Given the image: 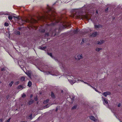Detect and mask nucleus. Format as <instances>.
I'll use <instances>...</instances> for the list:
<instances>
[{
    "label": "nucleus",
    "mask_w": 122,
    "mask_h": 122,
    "mask_svg": "<svg viewBox=\"0 0 122 122\" xmlns=\"http://www.w3.org/2000/svg\"><path fill=\"white\" fill-rule=\"evenodd\" d=\"M55 9L53 7H51L49 5H47V13L48 15H46L42 16H40L38 18V20H44L46 19L49 20L51 21V23L48 24V25L52 26L54 25L55 20H56L55 17Z\"/></svg>",
    "instance_id": "nucleus-1"
},
{
    "label": "nucleus",
    "mask_w": 122,
    "mask_h": 122,
    "mask_svg": "<svg viewBox=\"0 0 122 122\" xmlns=\"http://www.w3.org/2000/svg\"><path fill=\"white\" fill-rule=\"evenodd\" d=\"M61 18H57L56 20H55L54 25L59 23L60 25V27L59 28L60 29H61V27L62 28H66L68 26H70L68 25H67L66 23L63 22L62 20L61 21Z\"/></svg>",
    "instance_id": "nucleus-2"
},
{
    "label": "nucleus",
    "mask_w": 122,
    "mask_h": 122,
    "mask_svg": "<svg viewBox=\"0 0 122 122\" xmlns=\"http://www.w3.org/2000/svg\"><path fill=\"white\" fill-rule=\"evenodd\" d=\"M72 17H76L77 18H85L88 20L89 18L88 16L87 15H81L79 13L78 11L76 10L74 11L72 14Z\"/></svg>",
    "instance_id": "nucleus-3"
},
{
    "label": "nucleus",
    "mask_w": 122,
    "mask_h": 122,
    "mask_svg": "<svg viewBox=\"0 0 122 122\" xmlns=\"http://www.w3.org/2000/svg\"><path fill=\"white\" fill-rule=\"evenodd\" d=\"M15 19H16L17 20H19L20 21H21V25H23L24 24H25V23L26 22H30V21L28 20H23L22 19L19 18L18 17H16L15 16H13Z\"/></svg>",
    "instance_id": "nucleus-4"
},
{
    "label": "nucleus",
    "mask_w": 122,
    "mask_h": 122,
    "mask_svg": "<svg viewBox=\"0 0 122 122\" xmlns=\"http://www.w3.org/2000/svg\"><path fill=\"white\" fill-rule=\"evenodd\" d=\"M48 73L52 75H55L57 76L59 74L58 72L56 71H54V69L52 68L51 70H50Z\"/></svg>",
    "instance_id": "nucleus-5"
},
{
    "label": "nucleus",
    "mask_w": 122,
    "mask_h": 122,
    "mask_svg": "<svg viewBox=\"0 0 122 122\" xmlns=\"http://www.w3.org/2000/svg\"><path fill=\"white\" fill-rule=\"evenodd\" d=\"M40 67H41L42 69V70H40V71H42L45 72L47 70V68L48 66H42L41 65L40 66Z\"/></svg>",
    "instance_id": "nucleus-6"
},
{
    "label": "nucleus",
    "mask_w": 122,
    "mask_h": 122,
    "mask_svg": "<svg viewBox=\"0 0 122 122\" xmlns=\"http://www.w3.org/2000/svg\"><path fill=\"white\" fill-rule=\"evenodd\" d=\"M102 98L103 102V103L104 105L107 104L108 103V102L106 99L104 98L103 97H102Z\"/></svg>",
    "instance_id": "nucleus-7"
},
{
    "label": "nucleus",
    "mask_w": 122,
    "mask_h": 122,
    "mask_svg": "<svg viewBox=\"0 0 122 122\" xmlns=\"http://www.w3.org/2000/svg\"><path fill=\"white\" fill-rule=\"evenodd\" d=\"M90 119L95 122H96L97 121V120L93 116H89Z\"/></svg>",
    "instance_id": "nucleus-8"
},
{
    "label": "nucleus",
    "mask_w": 122,
    "mask_h": 122,
    "mask_svg": "<svg viewBox=\"0 0 122 122\" xmlns=\"http://www.w3.org/2000/svg\"><path fill=\"white\" fill-rule=\"evenodd\" d=\"M94 26L95 28L96 29L101 28L102 27V25L100 24L95 25Z\"/></svg>",
    "instance_id": "nucleus-9"
},
{
    "label": "nucleus",
    "mask_w": 122,
    "mask_h": 122,
    "mask_svg": "<svg viewBox=\"0 0 122 122\" xmlns=\"http://www.w3.org/2000/svg\"><path fill=\"white\" fill-rule=\"evenodd\" d=\"M111 94V93L110 92H106L103 93L102 94L104 95L105 97H106L107 95H110Z\"/></svg>",
    "instance_id": "nucleus-10"
},
{
    "label": "nucleus",
    "mask_w": 122,
    "mask_h": 122,
    "mask_svg": "<svg viewBox=\"0 0 122 122\" xmlns=\"http://www.w3.org/2000/svg\"><path fill=\"white\" fill-rule=\"evenodd\" d=\"M69 81V82L71 83L72 84H73L74 83L76 82H77V81L76 80H73V79H68Z\"/></svg>",
    "instance_id": "nucleus-11"
},
{
    "label": "nucleus",
    "mask_w": 122,
    "mask_h": 122,
    "mask_svg": "<svg viewBox=\"0 0 122 122\" xmlns=\"http://www.w3.org/2000/svg\"><path fill=\"white\" fill-rule=\"evenodd\" d=\"M98 34L97 32H96L93 33L91 35V36L92 37H96Z\"/></svg>",
    "instance_id": "nucleus-12"
},
{
    "label": "nucleus",
    "mask_w": 122,
    "mask_h": 122,
    "mask_svg": "<svg viewBox=\"0 0 122 122\" xmlns=\"http://www.w3.org/2000/svg\"><path fill=\"white\" fill-rule=\"evenodd\" d=\"M105 41L104 40H101L100 41H98L97 42V44L98 45H101L103 44L104 42Z\"/></svg>",
    "instance_id": "nucleus-13"
},
{
    "label": "nucleus",
    "mask_w": 122,
    "mask_h": 122,
    "mask_svg": "<svg viewBox=\"0 0 122 122\" xmlns=\"http://www.w3.org/2000/svg\"><path fill=\"white\" fill-rule=\"evenodd\" d=\"M82 57V55L81 54L80 55H79L77 56L76 57V59L79 60L81 59Z\"/></svg>",
    "instance_id": "nucleus-14"
},
{
    "label": "nucleus",
    "mask_w": 122,
    "mask_h": 122,
    "mask_svg": "<svg viewBox=\"0 0 122 122\" xmlns=\"http://www.w3.org/2000/svg\"><path fill=\"white\" fill-rule=\"evenodd\" d=\"M46 48V46H40L39 47V48L40 49H41L42 50H44Z\"/></svg>",
    "instance_id": "nucleus-15"
},
{
    "label": "nucleus",
    "mask_w": 122,
    "mask_h": 122,
    "mask_svg": "<svg viewBox=\"0 0 122 122\" xmlns=\"http://www.w3.org/2000/svg\"><path fill=\"white\" fill-rule=\"evenodd\" d=\"M26 118L27 119H30V120H31L32 119V114H31L28 116H27L26 117Z\"/></svg>",
    "instance_id": "nucleus-16"
},
{
    "label": "nucleus",
    "mask_w": 122,
    "mask_h": 122,
    "mask_svg": "<svg viewBox=\"0 0 122 122\" xmlns=\"http://www.w3.org/2000/svg\"><path fill=\"white\" fill-rule=\"evenodd\" d=\"M102 48L97 47L96 48L95 50L96 51L98 52L99 51H100L102 50Z\"/></svg>",
    "instance_id": "nucleus-17"
},
{
    "label": "nucleus",
    "mask_w": 122,
    "mask_h": 122,
    "mask_svg": "<svg viewBox=\"0 0 122 122\" xmlns=\"http://www.w3.org/2000/svg\"><path fill=\"white\" fill-rule=\"evenodd\" d=\"M24 87H23L21 85H20L18 86L17 88L18 89H20V90H21Z\"/></svg>",
    "instance_id": "nucleus-18"
},
{
    "label": "nucleus",
    "mask_w": 122,
    "mask_h": 122,
    "mask_svg": "<svg viewBox=\"0 0 122 122\" xmlns=\"http://www.w3.org/2000/svg\"><path fill=\"white\" fill-rule=\"evenodd\" d=\"M33 101L31 99L30 100L29 102L28 103V104L29 105H30L33 102Z\"/></svg>",
    "instance_id": "nucleus-19"
},
{
    "label": "nucleus",
    "mask_w": 122,
    "mask_h": 122,
    "mask_svg": "<svg viewBox=\"0 0 122 122\" xmlns=\"http://www.w3.org/2000/svg\"><path fill=\"white\" fill-rule=\"evenodd\" d=\"M60 66L61 68H64V69H65V67L64 66V65H63L62 64H61L60 65Z\"/></svg>",
    "instance_id": "nucleus-20"
},
{
    "label": "nucleus",
    "mask_w": 122,
    "mask_h": 122,
    "mask_svg": "<svg viewBox=\"0 0 122 122\" xmlns=\"http://www.w3.org/2000/svg\"><path fill=\"white\" fill-rule=\"evenodd\" d=\"M31 85L32 83L30 81H29L28 83V86L30 87L31 86Z\"/></svg>",
    "instance_id": "nucleus-21"
},
{
    "label": "nucleus",
    "mask_w": 122,
    "mask_h": 122,
    "mask_svg": "<svg viewBox=\"0 0 122 122\" xmlns=\"http://www.w3.org/2000/svg\"><path fill=\"white\" fill-rule=\"evenodd\" d=\"M8 18L10 20H11L12 19V17L11 16L9 15L8 16Z\"/></svg>",
    "instance_id": "nucleus-22"
},
{
    "label": "nucleus",
    "mask_w": 122,
    "mask_h": 122,
    "mask_svg": "<svg viewBox=\"0 0 122 122\" xmlns=\"http://www.w3.org/2000/svg\"><path fill=\"white\" fill-rule=\"evenodd\" d=\"M78 29H77L76 30H75L73 31V32L75 33H78Z\"/></svg>",
    "instance_id": "nucleus-23"
},
{
    "label": "nucleus",
    "mask_w": 122,
    "mask_h": 122,
    "mask_svg": "<svg viewBox=\"0 0 122 122\" xmlns=\"http://www.w3.org/2000/svg\"><path fill=\"white\" fill-rule=\"evenodd\" d=\"M48 54L49 55H50L52 58H54V57H53L52 56V54L51 53H48Z\"/></svg>",
    "instance_id": "nucleus-24"
},
{
    "label": "nucleus",
    "mask_w": 122,
    "mask_h": 122,
    "mask_svg": "<svg viewBox=\"0 0 122 122\" xmlns=\"http://www.w3.org/2000/svg\"><path fill=\"white\" fill-rule=\"evenodd\" d=\"M13 81H11V82H10V83L9 84V86H10L11 87V86H12V84H13Z\"/></svg>",
    "instance_id": "nucleus-25"
},
{
    "label": "nucleus",
    "mask_w": 122,
    "mask_h": 122,
    "mask_svg": "<svg viewBox=\"0 0 122 122\" xmlns=\"http://www.w3.org/2000/svg\"><path fill=\"white\" fill-rule=\"evenodd\" d=\"M70 97L71 98V100H74V99L75 97L74 96H70Z\"/></svg>",
    "instance_id": "nucleus-26"
},
{
    "label": "nucleus",
    "mask_w": 122,
    "mask_h": 122,
    "mask_svg": "<svg viewBox=\"0 0 122 122\" xmlns=\"http://www.w3.org/2000/svg\"><path fill=\"white\" fill-rule=\"evenodd\" d=\"M51 96L53 98H54L55 97L54 94V93L52 92H51Z\"/></svg>",
    "instance_id": "nucleus-27"
},
{
    "label": "nucleus",
    "mask_w": 122,
    "mask_h": 122,
    "mask_svg": "<svg viewBox=\"0 0 122 122\" xmlns=\"http://www.w3.org/2000/svg\"><path fill=\"white\" fill-rule=\"evenodd\" d=\"M25 79V77L24 76L22 77L21 78V80L22 81H23Z\"/></svg>",
    "instance_id": "nucleus-28"
},
{
    "label": "nucleus",
    "mask_w": 122,
    "mask_h": 122,
    "mask_svg": "<svg viewBox=\"0 0 122 122\" xmlns=\"http://www.w3.org/2000/svg\"><path fill=\"white\" fill-rule=\"evenodd\" d=\"M16 33L18 35H20V32L19 31H17L16 32Z\"/></svg>",
    "instance_id": "nucleus-29"
},
{
    "label": "nucleus",
    "mask_w": 122,
    "mask_h": 122,
    "mask_svg": "<svg viewBox=\"0 0 122 122\" xmlns=\"http://www.w3.org/2000/svg\"><path fill=\"white\" fill-rule=\"evenodd\" d=\"M49 101V100L48 99L46 100V101H45L44 102V103H45L46 102L47 103Z\"/></svg>",
    "instance_id": "nucleus-30"
},
{
    "label": "nucleus",
    "mask_w": 122,
    "mask_h": 122,
    "mask_svg": "<svg viewBox=\"0 0 122 122\" xmlns=\"http://www.w3.org/2000/svg\"><path fill=\"white\" fill-rule=\"evenodd\" d=\"M5 26H8V23H5Z\"/></svg>",
    "instance_id": "nucleus-31"
},
{
    "label": "nucleus",
    "mask_w": 122,
    "mask_h": 122,
    "mask_svg": "<svg viewBox=\"0 0 122 122\" xmlns=\"http://www.w3.org/2000/svg\"><path fill=\"white\" fill-rule=\"evenodd\" d=\"M26 96V95L24 93H23V94L22 95V97H25Z\"/></svg>",
    "instance_id": "nucleus-32"
},
{
    "label": "nucleus",
    "mask_w": 122,
    "mask_h": 122,
    "mask_svg": "<svg viewBox=\"0 0 122 122\" xmlns=\"http://www.w3.org/2000/svg\"><path fill=\"white\" fill-rule=\"evenodd\" d=\"M76 106H74L72 108V109H76Z\"/></svg>",
    "instance_id": "nucleus-33"
},
{
    "label": "nucleus",
    "mask_w": 122,
    "mask_h": 122,
    "mask_svg": "<svg viewBox=\"0 0 122 122\" xmlns=\"http://www.w3.org/2000/svg\"><path fill=\"white\" fill-rule=\"evenodd\" d=\"M27 74V75L29 76H30V73L29 72H28Z\"/></svg>",
    "instance_id": "nucleus-34"
},
{
    "label": "nucleus",
    "mask_w": 122,
    "mask_h": 122,
    "mask_svg": "<svg viewBox=\"0 0 122 122\" xmlns=\"http://www.w3.org/2000/svg\"><path fill=\"white\" fill-rule=\"evenodd\" d=\"M11 118H10L6 122H10Z\"/></svg>",
    "instance_id": "nucleus-35"
},
{
    "label": "nucleus",
    "mask_w": 122,
    "mask_h": 122,
    "mask_svg": "<svg viewBox=\"0 0 122 122\" xmlns=\"http://www.w3.org/2000/svg\"><path fill=\"white\" fill-rule=\"evenodd\" d=\"M84 42V41L83 39L82 40V42H81V44H82Z\"/></svg>",
    "instance_id": "nucleus-36"
},
{
    "label": "nucleus",
    "mask_w": 122,
    "mask_h": 122,
    "mask_svg": "<svg viewBox=\"0 0 122 122\" xmlns=\"http://www.w3.org/2000/svg\"><path fill=\"white\" fill-rule=\"evenodd\" d=\"M9 97V95H8L6 96V99H8Z\"/></svg>",
    "instance_id": "nucleus-37"
},
{
    "label": "nucleus",
    "mask_w": 122,
    "mask_h": 122,
    "mask_svg": "<svg viewBox=\"0 0 122 122\" xmlns=\"http://www.w3.org/2000/svg\"><path fill=\"white\" fill-rule=\"evenodd\" d=\"M37 97L36 96L35 98V101H36L37 100Z\"/></svg>",
    "instance_id": "nucleus-38"
},
{
    "label": "nucleus",
    "mask_w": 122,
    "mask_h": 122,
    "mask_svg": "<svg viewBox=\"0 0 122 122\" xmlns=\"http://www.w3.org/2000/svg\"><path fill=\"white\" fill-rule=\"evenodd\" d=\"M120 105H121V104H120V103H119L118 104V105H117V106L118 107H119L120 106Z\"/></svg>",
    "instance_id": "nucleus-39"
},
{
    "label": "nucleus",
    "mask_w": 122,
    "mask_h": 122,
    "mask_svg": "<svg viewBox=\"0 0 122 122\" xmlns=\"http://www.w3.org/2000/svg\"><path fill=\"white\" fill-rule=\"evenodd\" d=\"M108 9L107 8L106 9H105V11H106V12H107L108 11Z\"/></svg>",
    "instance_id": "nucleus-40"
},
{
    "label": "nucleus",
    "mask_w": 122,
    "mask_h": 122,
    "mask_svg": "<svg viewBox=\"0 0 122 122\" xmlns=\"http://www.w3.org/2000/svg\"><path fill=\"white\" fill-rule=\"evenodd\" d=\"M45 31V30H44V29H43V30L42 31H41L42 32H44Z\"/></svg>",
    "instance_id": "nucleus-41"
},
{
    "label": "nucleus",
    "mask_w": 122,
    "mask_h": 122,
    "mask_svg": "<svg viewBox=\"0 0 122 122\" xmlns=\"http://www.w3.org/2000/svg\"><path fill=\"white\" fill-rule=\"evenodd\" d=\"M19 81H17L15 83L16 84H18L19 83Z\"/></svg>",
    "instance_id": "nucleus-42"
},
{
    "label": "nucleus",
    "mask_w": 122,
    "mask_h": 122,
    "mask_svg": "<svg viewBox=\"0 0 122 122\" xmlns=\"http://www.w3.org/2000/svg\"><path fill=\"white\" fill-rule=\"evenodd\" d=\"M4 70V68H2L1 69V70L2 71H3Z\"/></svg>",
    "instance_id": "nucleus-43"
},
{
    "label": "nucleus",
    "mask_w": 122,
    "mask_h": 122,
    "mask_svg": "<svg viewBox=\"0 0 122 122\" xmlns=\"http://www.w3.org/2000/svg\"><path fill=\"white\" fill-rule=\"evenodd\" d=\"M34 20V22H37V21L36 20Z\"/></svg>",
    "instance_id": "nucleus-44"
},
{
    "label": "nucleus",
    "mask_w": 122,
    "mask_h": 122,
    "mask_svg": "<svg viewBox=\"0 0 122 122\" xmlns=\"http://www.w3.org/2000/svg\"><path fill=\"white\" fill-rule=\"evenodd\" d=\"M46 35H47V36H48L49 35V33H46Z\"/></svg>",
    "instance_id": "nucleus-45"
},
{
    "label": "nucleus",
    "mask_w": 122,
    "mask_h": 122,
    "mask_svg": "<svg viewBox=\"0 0 122 122\" xmlns=\"http://www.w3.org/2000/svg\"><path fill=\"white\" fill-rule=\"evenodd\" d=\"M54 33H55V34H54V35H56V33H55V31H54ZM54 32H53V33Z\"/></svg>",
    "instance_id": "nucleus-46"
},
{
    "label": "nucleus",
    "mask_w": 122,
    "mask_h": 122,
    "mask_svg": "<svg viewBox=\"0 0 122 122\" xmlns=\"http://www.w3.org/2000/svg\"><path fill=\"white\" fill-rule=\"evenodd\" d=\"M3 14H4V15H8V14H7V13H3Z\"/></svg>",
    "instance_id": "nucleus-47"
},
{
    "label": "nucleus",
    "mask_w": 122,
    "mask_h": 122,
    "mask_svg": "<svg viewBox=\"0 0 122 122\" xmlns=\"http://www.w3.org/2000/svg\"><path fill=\"white\" fill-rule=\"evenodd\" d=\"M2 120L1 119H0V122H2Z\"/></svg>",
    "instance_id": "nucleus-48"
},
{
    "label": "nucleus",
    "mask_w": 122,
    "mask_h": 122,
    "mask_svg": "<svg viewBox=\"0 0 122 122\" xmlns=\"http://www.w3.org/2000/svg\"><path fill=\"white\" fill-rule=\"evenodd\" d=\"M20 122H27V121H21Z\"/></svg>",
    "instance_id": "nucleus-49"
},
{
    "label": "nucleus",
    "mask_w": 122,
    "mask_h": 122,
    "mask_svg": "<svg viewBox=\"0 0 122 122\" xmlns=\"http://www.w3.org/2000/svg\"><path fill=\"white\" fill-rule=\"evenodd\" d=\"M21 28H19V30H21Z\"/></svg>",
    "instance_id": "nucleus-50"
},
{
    "label": "nucleus",
    "mask_w": 122,
    "mask_h": 122,
    "mask_svg": "<svg viewBox=\"0 0 122 122\" xmlns=\"http://www.w3.org/2000/svg\"><path fill=\"white\" fill-rule=\"evenodd\" d=\"M83 82L84 83H86V84H88V83L86 82H84L83 81Z\"/></svg>",
    "instance_id": "nucleus-51"
},
{
    "label": "nucleus",
    "mask_w": 122,
    "mask_h": 122,
    "mask_svg": "<svg viewBox=\"0 0 122 122\" xmlns=\"http://www.w3.org/2000/svg\"><path fill=\"white\" fill-rule=\"evenodd\" d=\"M96 13H97V11H96Z\"/></svg>",
    "instance_id": "nucleus-52"
},
{
    "label": "nucleus",
    "mask_w": 122,
    "mask_h": 122,
    "mask_svg": "<svg viewBox=\"0 0 122 122\" xmlns=\"http://www.w3.org/2000/svg\"><path fill=\"white\" fill-rule=\"evenodd\" d=\"M57 109H56V111H57Z\"/></svg>",
    "instance_id": "nucleus-53"
},
{
    "label": "nucleus",
    "mask_w": 122,
    "mask_h": 122,
    "mask_svg": "<svg viewBox=\"0 0 122 122\" xmlns=\"http://www.w3.org/2000/svg\"><path fill=\"white\" fill-rule=\"evenodd\" d=\"M113 18V19H114V18Z\"/></svg>",
    "instance_id": "nucleus-54"
},
{
    "label": "nucleus",
    "mask_w": 122,
    "mask_h": 122,
    "mask_svg": "<svg viewBox=\"0 0 122 122\" xmlns=\"http://www.w3.org/2000/svg\"><path fill=\"white\" fill-rule=\"evenodd\" d=\"M95 90L96 91H97V90H96L95 89Z\"/></svg>",
    "instance_id": "nucleus-55"
},
{
    "label": "nucleus",
    "mask_w": 122,
    "mask_h": 122,
    "mask_svg": "<svg viewBox=\"0 0 122 122\" xmlns=\"http://www.w3.org/2000/svg\"><path fill=\"white\" fill-rule=\"evenodd\" d=\"M51 35H53V34H51Z\"/></svg>",
    "instance_id": "nucleus-56"
},
{
    "label": "nucleus",
    "mask_w": 122,
    "mask_h": 122,
    "mask_svg": "<svg viewBox=\"0 0 122 122\" xmlns=\"http://www.w3.org/2000/svg\"><path fill=\"white\" fill-rule=\"evenodd\" d=\"M50 32L49 33V35H50Z\"/></svg>",
    "instance_id": "nucleus-57"
}]
</instances>
